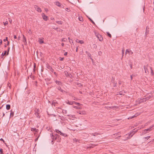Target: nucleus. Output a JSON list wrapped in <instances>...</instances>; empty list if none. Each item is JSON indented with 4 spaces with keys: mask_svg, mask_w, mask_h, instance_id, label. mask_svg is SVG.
Instances as JSON below:
<instances>
[{
    "mask_svg": "<svg viewBox=\"0 0 154 154\" xmlns=\"http://www.w3.org/2000/svg\"><path fill=\"white\" fill-rule=\"evenodd\" d=\"M152 130V127H150L149 128H147V129L144 130L143 131L142 133L140 134V135L142 136L146 134L149 132L151 131Z\"/></svg>",
    "mask_w": 154,
    "mask_h": 154,
    "instance_id": "1",
    "label": "nucleus"
},
{
    "mask_svg": "<svg viewBox=\"0 0 154 154\" xmlns=\"http://www.w3.org/2000/svg\"><path fill=\"white\" fill-rule=\"evenodd\" d=\"M136 129H134V131L131 132L129 134V136L127 137V139H129L131 138V137H132L135 133H136L138 131V129L135 130Z\"/></svg>",
    "mask_w": 154,
    "mask_h": 154,
    "instance_id": "2",
    "label": "nucleus"
},
{
    "mask_svg": "<svg viewBox=\"0 0 154 154\" xmlns=\"http://www.w3.org/2000/svg\"><path fill=\"white\" fill-rule=\"evenodd\" d=\"M51 138L52 140L51 141L52 143V144H53V141L56 140L57 137H58L59 135L57 134H56L55 136H54L53 134H51Z\"/></svg>",
    "mask_w": 154,
    "mask_h": 154,
    "instance_id": "3",
    "label": "nucleus"
},
{
    "mask_svg": "<svg viewBox=\"0 0 154 154\" xmlns=\"http://www.w3.org/2000/svg\"><path fill=\"white\" fill-rule=\"evenodd\" d=\"M128 54L129 55H131L133 54V52L130 49H127L125 51V54Z\"/></svg>",
    "mask_w": 154,
    "mask_h": 154,
    "instance_id": "4",
    "label": "nucleus"
},
{
    "mask_svg": "<svg viewBox=\"0 0 154 154\" xmlns=\"http://www.w3.org/2000/svg\"><path fill=\"white\" fill-rule=\"evenodd\" d=\"M34 8L35 10H36L38 12H41L42 11L41 9L39 7H38V6L35 5V6Z\"/></svg>",
    "mask_w": 154,
    "mask_h": 154,
    "instance_id": "5",
    "label": "nucleus"
},
{
    "mask_svg": "<svg viewBox=\"0 0 154 154\" xmlns=\"http://www.w3.org/2000/svg\"><path fill=\"white\" fill-rule=\"evenodd\" d=\"M77 112L78 113H79L81 115H84L86 114V112L84 111H77Z\"/></svg>",
    "mask_w": 154,
    "mask_h": 154,
    "instance_id": "6",
    "label": "nucleus"
},
{
    "mask_svg": "<svg viewBox=\"0 0 154 154\" xmlns=\"http://www.w3.org/2000/svg\"><path fill=\"white\" fill-rule=\"evenodd\" d=\"M23 41L24 42V44L26 45L27 44L26 38L23 35Z\"/></svg>",
    "mask_w": 154,
    "mask_h": 154,
    "instance_id": "7",
    "label": "nucleus"
},
{
    "mask_svg": "<svg viewBox=\"0 0 154 154\" xmlns=\"http://www.w3.org/2000/svg\"><path fill=\"white\" fill-rule=\"evenodd\" d=\"M97 37L100 41H101L103 40V38L100 35V34L98 36H97Z\"/></svg>",
    "mask_w": 154,
    "mask_h": 154,
    "instance_id": "8",
    "label": "nucleus"
},
{
    "mask_svg": "<svg viewBox=\"0 0 154 154\" xmlns=\"http://www.w3.org/2000/svg\"><path fill=\"white\" fill-rule=\"evenodd\" d=\"M42 17L44 20H47L48 19V17L45 15L44 13H43L42 14Z\"/></svg>",
    "mask_w": 154,
    "mask_h": 154,
    "instance_id": "9",
    "label": "nucleus"
},
{
    "mask_svg": "<svg viewBox=\"0 0 154 154\" xmlns=\"http://www.w3.org/2000/svg\"><path fill=\"white\" fill-rule=\"evenodd\" d=\"M144 69L145 71V72L146 74H148L149 73V71L147 66H144Z\"/></svg>",
    "mask_w": 154,
    "mask_h": 154,
    "instance_id": "10",
    "label": "nucleus"
},
{
    "mask_svg": "<svg viewBox=\"0 0 154 154\" xmlns=\"http://www.w3.org/2000/svg\"><path fill=\"white\" fill-rule=\"evenodd\" d=\"M62 111L63 113L65 115L68 116L67 114V111L66 110L63 109Z\"/></svg>",
    "mask_w": 154,
    "mask_h": 154,
    "instance_id": "11",
    "label": "nucleus"
},
{
    "mask_svg": "<svg viewBox=\"0 0 154 154\" xmlns=\"http://www.w3.org/2000/svg\"><path fill=\"white\" fill-rule=\"evenodd\" d=\"M66 102L67 104L69 105H72L73 103V101H69V100L66 101Z\"/></svg>",
    "mask_w": 154,
    "mask_h": 154,
    "instance_id": "12",
    "label": "nucleus"
},
{
    "mask_svg": "<svg viewBox=\"0 0 154 154\" xmlns=\"http://www.w3.org/2000/svg\"><path fill=\"white\" fill-rule=\"evenodd\" d=\"M38 42L39 43L41 44L44 43V41L41 38H39Z\"/></svg>",
    "mask_w": 154,
    "mask_h": 154,
    "instance_id": "13",
    "label": "nucleus"
},
{
    "mask_svg": "<svg viewBox=\"0 0 154 154\" xmlns=\"http://www.w3.org/2000/svg\"><path fill=\"white\" fill-rule=\"evenodd\" d=\"M57 103L55 100H53L52 101L51 104L52 105H54L55 106L56 105V104Z\"/></svg>",
    "mask_w": 154,
    "mask_h": 154,
    "instance_id": "14",
    "label": "nucleus"
},
{
    "mask_svg": "<svg viewBox=\"0 0 154 154\" xmlns=\"http://www.w3.org/2000/svg\"><path fill=\"white\" fill-rule=\"evenodd\" d=\"M150 137V136H148L146 137H144L143 139L144 140L146 141Z\"/></svg>",
    "mask_w": 154,
    "mask_h": 154,
    "instance_id": "15",
    "label": "nucleus"
},
{
    "mask_svg": "<svg viewBox=\"0 0 154 154\" xmlns=\"http://www.w3.org/2000/svg\"><path fill=\"white\" fill-rule=\"evenodd\" d=\"M57 89L60 91L61 92L63 93L64 92V91L62 89L61 87L60 86H58L57 88Z\"/></svg>",
    "mask_w": 154,
    "mask_h": 154,
    "instance_id": "16",
    "label": "nucleus"
},
{
    "mask_svg": "<svg viewBox=\"0 0 154 154\" xmlns=\"http://www.w3.org/2000/svg\"><path fill=\"white\" fill-rule=\"evenodd\" d=\"M55 82L57 85H61L62 84V83L60 81L55 80Z\"/></svg>",
    "mask_w": 154,
    "mask_h": 154,
    "instance_id": "17",
    "label": "nucleus"
},
{
    "mask_svg": "<svg viewBox=\"0 0 154 154\" xmlns=\"http://www.w3.org/2000/svg\"><path fill=\"white\" fill-rule=\"evenodd\" d=\"M31 130L32 131H35V132H37L38 131V130L35 128H31Z\"/></svg>",
    "mask_w": 154,
    "mask_h": 154,
    "instance_id": "18",
    "label": "nucleus"
},
{
    "mask_svg": "<svg viewBox=\"0 0 154 154\" xmlns=\"http://www.w3.org/2000/svg\"><path fill=\"white\" fill-rule=\"evenodd\" d=\"M91 135L94 136H97L98 135V134H99L98 133H97V132H96L95 133H92V134H91Z\"/></svg>",
    "mask_w": 154,
    "mask_h": 154,
    "instance_id": "19",
    "label": "nucleus"
},
{
    "mask_svg": "<svg viewBox=\"0 0 154 154\" xmlns=\"http://www.w3.org/2000/svg\"><path fill=\"white\" fill-rule=\"evenodd\" d=\"M138 115H136V114H135V115H134V116H130V117H129L128 119H131L134 117H136L137 116H138Z\"/></svg>",
    "mask_w": 154,
    "mask_h": 154,
    "instance_id": "20",
    "label": "nucleus"
},
{
    "mask_svg": "<svg viewBox=\"0 0 154 154\" xmlns=\"http://www.w3.org/2000/svg\"><path fill=\"white\" fill-rule=\"evenodd\" d=\"M59 134H60V135H61L62 136H64V137H66V136H67V135L66 134L63 133L61 131L60 132Z\"/></svg>",
    "mask_w": 154,
    "mask_h": 154,
    "instance_id": "21",
    "label": "nucleus"
},
{
    "mask_svg": "<svg viewBox=\"0 0 154 154\" xmlns=\"http://www.w3.org/2000/svg\"><path fill=\"white\" fill-rule=\"evenodd\" d=\"M10 105L9 104H7L6 106V108L7 110H9L10 108Z\"/></svg>",
    "mask_w": 154,
    "mask_h": 154,
    "instance_id": "22",
    "label": "nucleus"
},
{
    "mask_svg": "<svg viewBox=\"0 0 154 154\" xmlns=\"http://www.w3.org/2000/svg\"><path fill=\"white\" fill-rule=\"evenodd\" d=\"M68 39L69 40V42L71 43V44H72L73 45L74 44L73 42L72 39H70L69 37L68 38Z\"/></svg>",
    "mask_w": 154,
    "mask_h": 154,
    "instance_id": "23",
    "label": "nucleus"
},
{
    "mask_svg": "<svg viewBox=\"0 0 154 154\" xmlns=\"http://www.w3.org/2000/svg\"><path fill=\"white\" fill-rule=\"evenodd\" d=\"M94 32L95 34V35L97 37V36H98V35H100V34L97 32H96L95 31H94Z\"/></svg>",
    "mask_w": 154,
    "mask_h": 154,
    "instance_id": "24",
    "label": "nucleus"
},
{
    "mask_svg": "<svg viewBox=\"0 0 154 154\" xmlns=\"http://www.w3.org/2000/svg\"><path fill=\"white\" fill-rule=\"evenodd\" d=\"M56 23H57L58 24L61 25L62 24L63 22L60 21H56Z\"/></svg>",
    "mask_w": 154,
    "mask_h": 154,
    "instance_id": "25",
    "label": "nucleus"
},
{
    "mask_svg": "<svg viewBox=\"0 0 154 154\" xmlns=\"http://www.w3.org/2000/svg\"><path fill=\"white\" fill-rule=\"evenodd\" d=\"M55 4L59 7H60V3L58 2H55Z\"/></svg>",
    "mask_w": 154,
    "mask_h": 154,
    "instance_id": "26",
    "label": "nucleus"
},
{
    "mask_svg": "<svg viewBox=\"0 0 154 154\" xmlns=\"http://www.w3.org/2000/svg\"><path fill=\"white\" fill-rule=\"evenodd\" d=\"M149 68H150L151 70V74L152 75H153L154 74V73H153V70L152 69V68L151 67H149Z\"/></svg>",
    "mask_w": 154,
    "mask_h": 154,
    "instance_id": "27",
    "label": "nucleus"
},
{
    "mask_svg": "<svg viewBox=\"0 0 154 154\" xmlns=\"http://www.w3.org/2000/svg\"><path fill=\"white\" fill-rule=\"evenodd\" d=\"M117 94H120L121 95H124V94H123V93L122 91H120V92H118Z\"/></svg>",
    "mask_w": 154,
    "mask_h": 154,
    "instance_id": "28",
    "label": "nucleus"
},
{
    "mask_svg": "<svg viewBox=\"0 0 154 154\" xmlns=\"http://www.w3.org/2000/svg\"><path fill=\"white\" fill-rule=\"evenodd\" d=\"M96 146V145L94 144H91V145L89 146V147L90 148H93Z\"/></svg>",
    "mask_w": 154,
    "mask_h": 154,
    "instance_id": "29",
    "label": "nucleus"
},
{
    "mask_svg": "<svg viewBox=\"0 0 154 154\" xmlns=\"http://www.w3.org/2000/svg\"><path fill=\"white\" fill-rule=\"evenodd\" d=\"M148 28V27L147 26L146 28V31L145 33V34H146V35H147L149 33V31L147 30V28Z\"/></svg>",
    "mask_w": 154,
    "mask_h": 154,
    "instance_id": "30",
    "label": "nucleus"
},
{
    "mask_svg": "<svg viewBox=\"0 0 154 154\" xmlns=\"http://www.w3.org/2000/svg\"><path fill=\"white\" fill-rule=\"evenodd\" d=\"M73 141L74 142H79V140L78 139H76V138H74L73 140Z\"/></svg>",
    "mask_w": 154,
    "mask_h": 154,
    "instance_id": "31",
    "label": "nucleus"
},
{
    "mask_svg": "<svg viewBox=\"0 0 154 154\" xmlns=\"http://www.w3.org/2000/svg\"><path fill=\"white\" fill-rule=\"evenodd\" d=\"M67 40V39L66 38H63L61 40L62 42H66Z\"/></svg>",
    "mask_w": 154,
    "mask_h": 154,
    "instance_id": "32",
    "label": "nucleus"
},
{
    "mask_svg": "<svg viewBox=\"0 0 154 154\" xmlns=\"http://www.w3.org/2000/svg\"><path fill=\"white\" fill-rule=\"evenodd\" d=\"M28 33H29V35H31L32 34V32L31 29H29L28 30Z\"/></svg>",
    "mask_w": 154,
    "mask_h": 154,
    "instance_id": "33",
    "label": "nucleus"
},
{
    "mask_svg": "<svg viewBox=\"0 0 154 154\" xmlns=\"http://www.w3.org/2000/svg\"><path fill=\"white\" fill-rule=\"evenodd\" d=\"M124 52H125V50H124V49L123 48L122 50V57H123V56H124Z\"/></svg>",
    "mask_w": 154,
    "mask_h": 154,
    "instance_id": "34",
    "label": "nucleus"
},
{
    "mask_svg": "<svg viewBox=\"0 0 154 154\" xmlns=\"http://www.w3.org/2000/svg\"><path fill=\"white\" fill-rule=\"evenodd\" d=\"M86 52L89 57H91V54L88 51H86Z\"/></svg>",
    "mask_w": 154,
    "mask_h": 154,
    "instance_id": "35",
    "label": "nucleus"
},
{
    "mask_svg": "<svg viewBox=\"0 0 154 154\" xmlns=\"http://www.w3.org/2000/svg\"><path fill=\"white\" fill-rule=\"evenodd\" d=\"M106 33L109 37L110 38H111V35L109 33V32H107Z\"/></svg>",
    "mask_w": 154,
    "mask_h": 154,
    "instance_id": "36",
    "label": "nucleus"
},
{
    "mask_svg": "<svg viewBox=\"0 0 154 154\" xmlns=\"http://www.w3.org/2000/svg\"><path fill=\"white\" fill-rule=\"evenodd\" d=\"M79 43H80L81 44H83L84 43V42L82 40H80V41H79Z\"/></svg>",
    "mask_w": 154,
    "mask_h": 154,
    "instance_id": "37",
    "label": "nucleus"
},
{
    "mask_svg": "<svg viewBox=\"0 0 154 154\" xmlns=\"http://www.w3.org/2000/svg\"><path fill=\"white\" fill-rule=\"evenodd\" d=\"M88 19H89V20L91 21L92 23H93L95 24V23H94V22L89 17H88Z\"/></svg>",
    "mask_w": 154,
    "mask_h": 154,
    "instance_id": "38",
    "label": "nucleus"
},
{
    "mask_svg": "<svg viewBox=\"0 0 154 154\" xmlns=\"http://www.w3.org/2000/svg\"><path fill=\"white\" fill-rule=\"evenodd\" d=\"M73 103H75V104H76V105H79L80 104L79 103H77L75 101H73Z\"/></svg>",
    "mask_w": 154,
    "mask_h": 154,
    "instance_id": "39",
    "label": "nucleus"
},
{
    "mask_svg": "<svg viewBox=\"0 0 154 154\" xmlns=\"http://www.w3.org/2000/svg\"><path fill=\"white\" fill-rule=\"evenodd\" d=\"M56 132L58 133V134H60V131H59V130H57V129H56Z\"/></svg>",
    "mask_w": 154,
    "mask_h": 154,
    "instance_id": "40",
    "label": "nucleus"
},
{
    "mask_svg": "<svg viewBox=\"0 0 154 154\" xmlns=\"http://www.w3.org/2000/svg\"><path fill=\"white\" fill-rule=\"evenodd\" d=\"M79 20L80 21H82L83 20V18L82 17H79Z\"/></svg>",
    "mask_w": 154,
    "mask_h": 154,
    "instance_id": "41",
    "label": "nucleus"
},
{
    "mask_svg": "<svg viewBox=\"0 0 154 154\" xmlns=\"http://www.w3.org/2000/svg\"><path fill=\"white\" fill-rule=\"evenodd\" d=\"M14 114V112H11L10 113V116H13Z\"/></svg>",
    "mask_w": 154,
    "mask_h": 154,
    "instance_id": "42",
    "label": "nucleus"
},
{
    "mask_svg": "<svg viewBox=\"0 0 154 154\" xmlns=\"http://www.w3.org/2000/svg\"><path fill=\"white\" fill-rule=\"evenodd\" d=\"M0 153H3V149H0Z\"/></svg>",
    "mask_w": 154,
    "mask_h": 154,
    "instance_id": "43",
    "label": "nucleus"
},
{
    "mask_svg": "<svg viewBox=\"0 0 154 154\" xmlns=\"http://www.w3.org/2000/svg\"><path fill=\"white\" fill-rule=\"evenodd\" d=\"M8 23V22L7 21H6L5 22H4V25L5 26Z\"/></svg>",
    "mask_w": 154,
    "mask_h": 154,
    "instance_id": "44",
    "label": "nucleus"
},
{
    "mask_svg": "<svg viewBox=\"0 0 154 154\" xmlns=\"http://www.w3.org/2000/svg\"><path fill=\"white\" fill-rule=\"evenodd\" d=\"M8 37H6V39H4L3 40V41H4V42H5V41H8Z\"/></svg>",
    "mask_w": 154,
    "mask_h": 154,
    "instance_id": "45",
    "label": "nucleus"
},
{
    "mask_svg": "<svg viewBox=\"0 0 154 154\" xmlns=\"http://www.w3.org/2000/svg\"><path fill=\"white\" fill-rule=\"evenodd\" d=\"M45 11H46V12H47L48 11V9L46 8H45Z\"/></svg>",
    "mask_w": 154,
    "mask_h": 154,
    "instance_id": "46",
    "label": "nucleus"
},
{
    "mask_svg": "<svg viewBox=\"0 0 154 154\" xmlns=\"http://www.w3.org/2000/svg\"><path fill=\"white\" fill-rule=\"evenodd\" d=\"M80 40H79V39H76V42H78V43H79V41H80Z\"/></svg>",
    "mask_w": 154,
    "mask_h": 154,
    "instance_id": "47",
    "label": "nucleus"
},
{
    "mask_svg": "<svg viewBox=\"0 0 154 154\" xmlns=\"http://www.w3.org/2000/svg\"><path fill=\"white\" fill-rule=\"evenodd\" d=\"M2 43V40L1 39L0 40V45H1Z\"/></svg>",
    "mask_w": 154,
    "mask_h": 154,
    "instance_id": "48",
    "label": "nucleus"
},
{
    "mask_svg": "<svg viewBox=\"0 0 154 154\" xmlns=\"http://www.w3.org/2000/svg\"><path fill=\"white\" fill-rule=\"evenodd\" d=\"M67 52H66L64 54V55L65 56H66V55H67Z\"/></svg>",
    "mask_w": 154,
    "mask_h": 154,
    "instance_id": "49",
    "label": "nucleus"
},
{
    "mask_svg": "<svg viewBox=\"0 0 154 154\" xmlns=\"http://www.w3.org/2000/svg\"><path fill=\"white\" fill-rule=\"evenodd\" d=\"M122 84V82L121 81H119V85H121V84Z\"/></svg>",
    "mask_w": 154,
    "mask_h": 154,
    "instance_id": "50",
    "label": "nucleus"
},
{
    "mask_svg": "<svg viewBox=\"0 0 154 154\" xmlns=\"http://www.w3.org/2000/svg\"><path fill=\"white\" fill-rule=\"evenodd\" d=\"M7 53V51H4V55H5L6 54V53Z\"/></svg>",
    "mask_w": 154,
    "mask_h": 154,
    "instance_id": "51",
    "label": "nucleus"
},
{
    "mask_svg": "<svg viewBox=\"0 0 154 154\" xmlns=\"http://www.w3.org/2000/svg\"><path fill=\"white\" fill-rule=\"evenodd\" d=\"M14 39H16L17 37H16V35H14Z\"/></svg>",
    "mask_w": 154,
    "mask_h": 154,
    "instance_id": "52",
    "label": "nucleus"
},
{
    "mask_svg": "<svg viewBox=\"0 0 154 154\" xmlns=\"http://www.w3.org/2000/svg\"><path fill=\"white\" fill-rule=\"evenodd\" d=\"M73 100H77V99L76 98H74V99H73Z\"/></svg>",
    "mask_w": 154,
    "mask_h": 154,
    "instance_id": "53",
    "label": "nucleus"
},
{
    "mask_svg": "<svg viewBox=\"0 0 154 154\" xmlns=\"http://www.w3.org/2000/svg\"><path fill=\"white\" fill-rule=\"evenodd\" d=\"M63 60V58H60V60Z\"/></svg>",
    "mask_w": 154,
    "mask_h": 154,
    "instance_id": "54",
    "label": "nucleus"
},
{
    "mask_svg": "<svg viewBox=\"0 0 154 154\" xmlns=\"http://www.w3.org/2000/svg\"><path fill=\"white\" fill-rule=\"evenodd\" d=\"M20 36H19L18 38V40H19L20 39Z\"/></svg>",
    "mask_w": 154,
    "mask_h": 154,
    "instance_id": "55",
    "label": "nucleus"
},
{
    "mask_svg": "<svg viewBox=\"0 0 154 154\" xmlns=\"http://www.w3.org/2000/svg\"><path fill=\"white\" fill-rule=\"evenodd\" d=\"M61 45H62V46H64V44L63 43H62L61 44Z\"/></svg>",
    "mask_w": 154,
    "mask_h": 154,
    "instance_id": "56",
    "label": "nucleus"
},
{
    "mask_svg": "<svg viewBox=\"0 0 154 154\" xmlns=\"http://www.w3.org/2000/svg\"><path fill=\"white\" fill-rule=\"evenodd\" d=\"M0 140L2 141L3 142H4V140L2 138Z\"/></svg>",
    "mask_w": 154,
    "mask_h": 154,
    "instance_id": "57",
    "label": "nucleus"
},
{
    "mask_svg": "<svg viewBox=\"0 0 154 154\" xmlns=\"http://www.w3.org/2000/svg\"><path fill=\"white\" fill-rule=\"evenodd\" d=\"M37 117H39V118H40V117L39 116V115H38V113H37Z\"/></svg>",
    "mask_w": 154,
    "mask_h": 154,
    "instance_id": "58",
    "label": "nucleus"
},
{
    "mask_svg": "<svg viewBox=\"0 0 154 154\" xmlns=\"http://www.w3.org/2000/svg\"><path fill=\"white\" fill-rule=\"evenodd\" d=\"M117 84V83H116L115 84H114V86L115 87L116 86V85Z\"/></svg>",
    "mask_w": 154,
    "mask_h": 154,
    "instance_id": "59",
    "label": "nucleus"
},
{
    "mask_svg": "<svg viewBox=\"0 0 154 154\" xmlns=\"http://www.w3.org/2000/svg\"><path fill=\"white\" fill-rule=\"evenodd\" d=\"M78 47H77L76 48V52H77L78 51Z\"/></svg>",
    "mask_w": 154,
    "mask_h": 154,
    "instance_id": "60",
    "label": "nucleus"
},
{
    "mask_svg": "<svg viewBox=\"0 0 154 154\" xmlns=\"http://www.w3.org/2000/svg\"><path fill=\"white\" fill-rule=\"evenodd\" d=\"M73 107L74 108H75L76 109V108H77V107L76 106H73Z\"/></svg>",
    "mask_w": 154,
    "mask_h": 154,
    "instance_id": "61",
    "label": "nucleus"
},
{
    "mask_svg": "<svg viewBox=\"0 0 154 154\" xmlns=\"http://www.w3.org/2000/svg\"><path fill=\"white\" fill-rule=\"evenodd\" d=\"M5 114L4 113H3V117L4 116H5Z\"/></svg>",
    "mask_w": 154,
    "mask_h": 154,
    "instance_id": "62",
    "label": "nucleus"
},
{
    "mask_svg": "<svg viewBox=\"0 0 154 154\" xmlns=\"http://www.w3.org/2000/svg\"><path fill=\"white\" fill-rule=\"evenodd\" d=\"M76 109H80V107H77Z\"/></svg>",
    "mask_w": 154,
    "mask_h": 154,
    "instance_id": "63",
    "label": "nucleus"
},
{
    "mask_svg": "<svg viewBox=\"0 0 154 154\" xmlns=\"http://www.w3.org/2000/svg\"><path fill=\"white\" fill-rule=\"evenodd\" d=\"M154 126V124L153 125H152V126H151L150 127H152V128Z\"/></svg>",
    "mask_w": 154,
    "mask_h": 154,
    "instance_id": "64",
    "label": "nucleus"
}]
</instances>
